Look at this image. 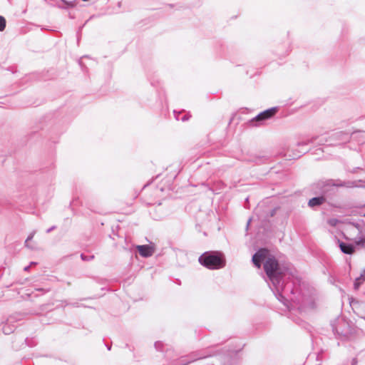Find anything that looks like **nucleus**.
<instances>
[{
  "label": "nucleus",
  "instance_id": "obj_16",
  "mask_svg": "<svg viewBox=\"0 0 365 365\" xmlns=\"http://www.w3.org/2000/svg\"><path fill=\"white\" fill-rule=\"evenodd\" d=\"M81 257L83 261H89V260H91L92 259H93L94 256L93 255L87 256V255H85L84 254H81Z\"/></svg>",
  "mask_w": 365,
  "mask_h": 365
},
{
  "label": "nucleus",
  "instance_id": "obj_18",
  "mask_svg": "<svg viewBox=\"0 0 365 365\" xmlns=\"http://www.w3.org/2000/svg\"><path fill=\"white\" fill-rule=\"evenodd\" d=\"M307 150H302V151H299L298 152V153H296V154H294L293 155V158H299L302 155L306 153Z\"/></svg>",
  "mask_w": 365,
  "mask_h": 365
},
{
  "label": "nucleus",
  "instance_id": "obj_11",
  "mask_svg": "<svg viewBox=\"0 0 365 365\" xmlns=\"http://www.w3.org/2000/svg\"><path fill=\"white\" fill-rule=\"evenodd\" d=\"M315 139H316L315 138H312L308 139V140H304V141H302V142H299V143H297V146L307 145H308V144H309V143H314V140H315Z\"/></svg>",
  "mask_w": 365,
  "mask_h": 365
},
{
  "label": "nucleus",
  "instance_id": "obj_8",
  "mask_svg": "<svg viewBox=\"0 0 365 365\" xmlns=\"http://www.w3.org/2000/svg\"><path fill=\"white\" fill-rule=\"evenodd\" d=\"M62 4H58V7L61 9L72 8L76 6V0H61Z\"/></svg>",
  "mask_w": 365,
  "mask_h": 365
},
{
  "label": "nucleus",
  "instance_id": "obj_3",
  "mask_svg": "<svg viewBox=\"0 0 365 365\" xmlns=\"http://www.w3.org/2000/svg\"><path fill=\"white\" fill-rule=\"evenodd\" d=\"M313 190L318 191L322 194H327L332 190L334 187L347 186L346 183L340 180H321L315 182L313 185Z\"/></svg>",
  "mask_w": 365,
  "mask_h": 365
},
{
  "label": "nucleus",
  "instance_id": "obj_12",
  "mask_svg": "<svg viewBox=\"0 0 365 365\" xmlns=\"http://www.w3.org/2000/svg\"><path fill=\"white\" fill-rule=\"evenodd\" d=\"M249 160L254 162L256 164H260L264 163V159L262 157H255L253 159H250Z\"/></svg>",
  "mask_w": 365,
  "mask_h": 365
},
{
  "label": "nucleus",
  "instance_id": "obj_23",
  "mask_svg": "<svg viewBox=\"0 0 365 365\" xmlns=\"http://www.w3.org/2000/svg\"><path fill=\"white\" fill-rule=\"evenodd\" d=\"M250 222H251V219H249V220H248V222L247 223V227H249V225H250Z\"/></svg>",
  "mask_w": 365,
  "mask_h": 365
},
{
  "label": "nucleus",
  "instance_id": "obj_2",
  "mask_svg": "<svg viewBox=\"0 0 365 365\" xmlns=\"http://www.w3.org/2000/svg\"><path fill=\"white\" fill-rule=\"evenodd\" d=\"M198 261L210 269H218L225 266V259L220 252H205L200 256Z\"/></svg>",
  "mask_w": 365,
  "mask_h": 365
},
{
  "label": "nucleus",
  "instance_id": "obj_17",
  "mask_svg": "<svg viewBox=\"0 0 365 365\" xmlns=\"http://www.w3.org/2000/svg\"><path fill=\"white\" fill-rule=\"evenodd\" d=\"M356 244L357 245L365 246V238H360L359 240L356 241Z\"/></svg>",
  "mask_w": 365,
  "mask_h": 365
},
{
  "label": "nucleus",
  "instance_id": "obj_13",
  "mask_svg": "<svg viewBox=\"0 0 365 365\" xmlns=\"http://www.w3.org/2000/svg\"><path fill=\"white\" fill-rule=\"evenodd\" d=\"M6 27V19L4 17L0 16V31H2L4 30Z\"/></svg>",
  "mask_w": 365,
  "mask_h": 365
},
{
  "label": "nucleus",
  "instance_id": "obj_5",
  "mask_svg": "<svg viewBox=\"0 0 365 365\" xmlns=\"http://www.w3.org/2000/svg\"><path fill=\"white\" fill-rule=\"evenodd\" d=\"M136 248L139 254L143 257H151L154 252L153 249L148 245H138Z\"/></svg>",
  "mask_w": 365,
  "mask_h": 365
},
{
  "label": "nucleus",
  "instance_id": "obj_24",
  "mask_svg": "<svg viewBox=\"0 0 365 365\" xmlns=\"http://www.w3.org/2000/svg\"><path fill=\"white\" fill-rule=\"evenodd\" d=\"M107 349H108V350H110V346H107Z\"/></svg>",
  "mask_w": 365,
  "mask_h": 365
},
{
  "label": "nucleus",
  "instance_id": "obj_19",
  "mask_svg": "<svg viewBox=\"0 0 365 365\" xmlns=\"http://www.w3.org/2000/svg\"><path fill=\"white\" fill-rule=\"evenodd\" d=\"M337 222H338V220L336 219H331L329 220V223L331 226H335L336 225Z\"/></svg>",
  "mask_w": 365,
  "mask_h": 365
},
{
  "label": "nucleus",
  "instance_id": "obj_15",
  "mask_svg": "<svg viewBox=\"0 0 365 365\" xmlns=\"http://www.w3.org/2000/svg\"><path fill=\"white\" fill-rule=\"evenodd\" d=\"M35 233H36V232H35V231L32 232H31V233L28 236V237L26 238V241H25V245H26V247H29L28 242H29V241H30V240H31L33 239V237H34V235H35Z\"/></svg>",
  "mask_w": 365,
  "mask_h": 365
},
{
  "label": "nucleus",
  "instance_id": "obj_21",
  "mask_svg": "<svg viewBox=\"0 0 365 365\" xmlns=\"http://www.w3.org/2000/svg\"><path fill=\"white\" fill-rule=\"evenodd\" d=\"M33 264H36V262H31V264H30V265L26 266V267H24V270H25V271H28V270L29 269L30 267H31V265H33Z\"/></svg>",
  "mask_w": 365,
  "mask_h": 365
},
{
  "label": "nucleus",
  "instance_id": "obj_9",
  "mask_svg": "<svg viewBox=\"0 0 365 365\" xmlns=\"http://www.w3.org/2000/svg\"><path fill=\"white\" fill-rule=\"evenodd\" d=\"M365 282V273H361L359 277H356L354 283V289L357 290L359 289L361 284Z\"/></svg>",
  "mask_w": 365,
  "mask_h": 365
},
{
  "label": "nucleus",
  "instance_id": "obj_25",
  "mask_svg": "<svg viewBox=\"0 0 365 365\" xmlns=\"http://www.w3.org/2000/svg\"><path fill=\"white\" fill-rule=\"evenodd\" d=\"M364 217H365V214H364Z\"/></svg>",
  "mask_w": 365,
  "mask_h": 365
},
{
  "label": "nucleus",
  "instance_id": "obj_10",
  "mask_svg": "<svg viewBox=\"0 0 365 365\" xmlns=\"http://www.w3.org/2000/svg\"><path fill=\"white\" fill-rule=\"evenodd\" d=\"M181 113H182V111H176V110L173 111L174 117L177 120H181L182 122H185V121L187 120L190 117V115L187 113V114L184 115L182 118H180V115Z\"/></svg>",
  "mask_w": 365,
  "mask_h": 365
},
{
  "label": "nucleus",
  "instance_id": "obj_14",
  "mask_svg": "<svg viewBox=\"0 0 365 365\" xmlns=\"http://www.w3.org/2000/svg\"><path fill=\"white\" fill-rule=\"evenodd\" d=\"M154 346H155V348L156 349V350H158V351L163 350V344L162 341H156L155 343Z\"/></svg>",
  "mask_w": 365,
  "mask_h": 365
},
{
  "label": "nucleus",
  "instance_id": "obj_1",
  "mask_svg": "<svg viewBox=\"0 0 365 365\" xmlns=\"http://www.w3.org/2000/svg\"><path fill=\"white\" fill-rule=\"evenodd\" d=\"M268 251L261 248L252 256V262L257 267L264 262V269L269 280L268 284L277 299L288 309L299 311L312 310L317 307L315 294L309 289L297 284L287 267L279 264L274 257L266 259Z\"/></svg>",
  "mask_w": 365,
  "mask_h": 365
},
{
  "label": "nucleus",
  "instance_id": "obj_22",
  "mask_svg": "<svg viewBox=\"0 0 365 365\" xmlns=\"http://www.w3.org/2000/svg\"><path fill=\"white\" fill-rule=\"evenodd\" d=\"M56 229V226H52L50 228H48L47 230H46V233H49L51 232V231H53V230Z\"/></svg>",
  "mask_w": 365,
  "mask_h": 365
},
{
  "label": "nucleus",
  "instance_id": "obj_20",
  "mask_svg": "<svg viewBox=\"0 0 365 365\" xmlns=\"http://www.w3.org/2000/svg\"><path fill=\"white\" fill-rule=\"evenodd\" d=\"M3 331L6 334H9L10 332L13 331V330L10 329V330H7V328L4 326L3 327Z\"/></svg>",
  "mask_w": 365,
  "mask_h": 365
},
{
  "label": "nucleus",
  "instance_id": "obj_6",
  "mask_svg": "<svg viewBox=\"0 0 365 365\" xmlns=\"http://www.w3.org/2000/svg\"><path fill=\"white\" fill-rule=\"evenodd\" d=\"M337 242L339 243L340 250L343 253L346 255H351L354 252L355 247L353 245L341 242L339 240H337Z\"/></svg>",
  "mask_w": 365,
  "mask_h": 365
},
{
  "label": "nucleus",
  "instance_id": "obj_7",
  "mask_svg": "<svg viewBox=\"0 0 365 365\" xmlns=\"http://www.w3.org/2000/svg\"><path fill=\"white\" fill-rule=\"evenodd\" d=\"M325 200H326L324 196L314 197L309 200L308 205L310 207L319 206V205H322L325 202Z\"/></svg>",
  "mask_w": 365,
  "mask_h": 365
},
{
  "label": "nucleus",
  "instance_id": "obj_4",
  "mask_svg": "<svg viewBox=\"0 0 365 365\" xmlns=\"http://www.w3.org/2000/svg\"><path fill=\"white\" fill-rule=\"evenodd\" d=\"M277 111V107H273L269 108L260 113H259L257 116L253 118L250 122V125L251 126H259L262 124V123L273 117Z\"/></svg>",
  "mask_w": 365,
  "mask_h": 365
}]
</instances>
